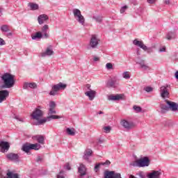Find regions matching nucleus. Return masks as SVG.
Here are the masks:
<instances>
[{
	"label": "nucleus",
	"mask_w": 178,
	"mask_h": 178,
	"mask_svg": "<svg viewBox=\"0 0 178 178\" xmlns=\"http://www.w3.org/2000/svg\"><path fill=\"white\" fill-rule=\"evenodd\" d=\"M1 80L3 84L1 86V88H12L15 86V76L5 73L1 76Z\"/></svg>",
	"instance_id": "f257e3e1"
},
{
	"label": "nucleus",
	"mask_w": 178,
	"mask_h": 178,
	"mask_svg": "<svg viewBox=\"0 0 178 178\" xmlns=\"http://www.w3.org/2000/svg\"><path fill=\"white\" fill-rule=\"evenodd\" d=\"M150 161L148 156H144L143 158L134 161L129 165L133 168H145L149 166Z\"/></svg>",
	"instance_id": "f03ea898"
},
{
	"label": "nucleus",
	"mask_w": 178,
	"mask_h": 178,
	"mask_svg": "<svg viewBox=\"0 0 178 178\" xmlns=\"http://www.w3.org/2000/svg\"><path fill=\"white\" fill-rule=\"evenodd\" d=\"M56 119H62V116L51 114L49 115L48 117L42 118V120H39L38 122L35 123V124L36 126H41V124H45L47 122H51V120H55Z\"/></svg>",
	"instance_id": "7ed1b4c3"
},
{
	"label": "nucleus",
	"mask_w": 178,
	"mask_h": 178,
	"mask_svg": "<svg viewBox=\"0 0 178 178\" xmlns=\"http://www.w3.org/2000/svg\"><path fill=\"white\" fill-rule=\"evenodd\" d=\"M169 88H170V85H163L160 88L159 92L161 98L163 99L166 100V98H169L170 97V94L169 93Z\"/></svg>",
	"instance_id": "20e7f679"
},
{
	"label": "nucleus",
	"mask_w": 178,
	"mask_h": 178,
	"mask_svg": "<svg viewBox=\"0 0 178 178\" xmlns=\"http://www.w3.org/2000/svg\"><path fill=\"white\" fill-rule=\"evenodd\" d=\"M66 87H67V85L60 82L59 83L51 87V90L49 92V95L55 96L58 94V91H59V90H65Z\"/></svg>",
	"instance_id": "39448f33"
},
{
	"label": "nucleus",
	"mask_w": 178,
	"mask_h": 178,
	"mask_svg": "<svg viewBox=\"0 0 178 178\" xmlns=\"http://www.w3.org/2000/svg\"><path fill=\"white\" fill-rule=\"evenodd\" d=\"M72 13L77 22H79V23H80V24L82 26H84L86 19H84V17L81 15V11L77 8H75L72 10Z\"/></svg>",
	"instance_id": "423d86ee"
},
{
	"label": "nucleus",
	"mask_w": 178,
	"mask_h": 178,
	"mask_svg": "<svg viewBox=\"0 0 178 178\" xmlns=\"http://www.w3.org/2000/svg\"><path fill=\"white\" fill-rule=\"evenodd\" d=\"M32 119L34 120H37V123L40 122V120H42L41 118L44 116V111H41L40 108H36L32 114L31 115Z\"/></svg>",
	"instance_id": "0eeeda50"
},
{
	"label": "nucleus",
	"mask_w": 178,
	"mask_h": 178,
	"mask_svg": "<svg viewBox=\"0 0 178 178\" xmlns=\"http://www.w3.org/2000/svg\"><path fill=\"white\" fill-rule=\"evenodd\" d=\"M133 44L134 45H136V47H139V48H141L142 49H143V51H147V54H151V52L153 51L152 49L144 44V42H143V41H140L137 39H135L133 41Z\"/></svg>",
	"instance_id": "6e6552de"
},
{
	"label": "nucleus",
	"mask_w": 178,
	"mask_h": 178,
	"mask_svg": "<svg viewBox=\"0 0 178 178\" xmlns=\"http://www.w3.org/2000/svg\"><path fill=\"white\" fill-rule=\"evenodd\" d=\"M104 178H122L120 173L115 171L105 170L104 172Z\"/></svg>",
	"instance_id": "1a4fd4ad"
},
{
	"label": "nucleus",
	"mask_w": 178,
	"mask_h": 178,
	"mask_svg": "<svg viewBox=\"0 0 178 178\" xmlns=\"http://www.w3.org/2000/svg\"><path fill=\"white\" fill-rule=\"evenodd\" d=\"M99 44V39L95 35H92L90 42H89V47L92 48V49H95V48L98 47V45Z\"/></svg>",
	"instance_id": "9d476101"
},
{
	"label": "nucleus",
	"mask_w": 178,
	"mask_h": 178,
	"mask_svg": "<svg viewBox=\"0 0 178 178\" xmlns=\"http://www.w3.org/2000/svg\"><path fill=\"white\" fill-rule=\"evenodd\" d=\"M121 126L124 127L126 130H131V129H134L136 124H134V122L131 121H128L126 120H122L121 121Z\"/></svg>",
	"instance_id": "9b49d317"
},
{
	"label": "nucleus",
	"mask_w": 178,
	"mask_h": 178,
	"mask_svg": "<svg viewBox=\"0 0 178 178\" xmlns=\"http://www.w3.org/2000/svg\"><path fill=\"white\" fill-rule=\"evenodd\" d=\"M165 102L167 104L168 106H169L170 111H172V112L178 111V104L174 102H170L168 99H165Z\"/></svg>",
	"instance_id": "f8f14e48"
},
{
	"label": "nucleus",
	"mask_w": 178,
	"mask_h": 178,
	"mask_svg": "<svg viewBox=\"0 0 178 178\" xmlns=\"http://www.w3.org/2000/svg\"><path fill=\"white\" fill-rule=\"evenodd\" d=\"M10 148V145L8 142L1 141L0 142V151L1 152H8Z\"/></svg>",
	"instance_id": "ddd939ff"
},
{
	"label": "nucleus",
	"mask_w": 178,
	"mask_h": 178,
	"mask_svg": "<svg viewBox=\"0 0 178 178\" xmlns=\"http://www.w3.org/2000/svg\"><path fill=\"white\" fill-rule=\"evenodd\" d=\"M49 107L48 115H56V103L54 101L50 102Z\"/></svg>",
	"instance_id": "4468645a"
},
{
	"label": "nucleus",
	"mask_w": 178,
	"mask_h": 178,
	"mask_svg": "<svg viewBox=\"0 0 178 178\" xmlns=\"http://www.w3.org/2000/svg\"><path fill=\"white\" fill-rule=\"evenodd\" d=\"M8 97H9V91L6 90H0V104H2L3 101H6Z\"/></svg>",
	"instance_id": "2eb2a0df"
},
{
	"label": "nucleus",
	"mask_w": 178,
	"mask_h": 178,
	"mask_svg": "<svg viewBox=\"0 0 178 178\" xmlns=\"http://www.w3.org/2000/svg\"><path fill=\"white\" fill-rule=\"evenodd\" d=\"M161 170H153L152 172H149L147 175V178H161Z\"/></svg>",
	"instance_id": "dca6fc26"
},
{
	"label": "nucleus",
	"mask_w": 178,
	"mask_h": 178,
	"mask_svg": "<svg viewBox=\"0 0 178 178\" xmlns=\"http://www.w3.org/2000/svg\"><path fill=\"white\" fill-rule=\"evenodd\" d=\"M6 158L9 161H13V162H19V154L15 153H9L6 155Z\"/></svg>",
	"instance_id": "f3484780"
},
{
	"label": "nucleus",
	"mask_w": 178,
	"mask_h": 178,
	"mask_svg": "<svg viewBox=\"0 0 178 178\" xmlns=\"http://www.w3.org/2000/svg\"><path fill=\"white\" fill-rule=\"evenodd\" d=\"M48 30H49V26L45 24L41 29V33L43 35V38H49V35L48 34Z\"/></svg>",
	"instance_id": "a211bd4d"
},
{
	"label": "nucleus",
	"mask_w": 178,
	"mask_h": 178,
	"mask_svg": "<svg viewBox=\"0 0 178 178\" xmlns=\"http://www.w3.org/2000/svg\"><path fill=\"white\" fill-rule=\"evenodd\" d=\"M49 17H48V15L43 14L38 16V22L39 24H44V23H45V22H47V20H49Z\"/></svg>",
	"instance_id": "6ab92c4d"
},
{
	"label": "nucleus",
	"mask_w": 178,
	"mask_h": 178,
	"mask_svg": "<svg viewBox=\"0 0 178 178\" xmlns=\"http://www.w3.org/2000/svg\"><path fill=\"white\" fill-rule=\"evenodd\" d=\"M85 95L88 97L90 101H92L94 98H95V95H97V92L95 90H90L85 92Z\"/></svg>",
	"instance_id": "aec40b11"
},
{
	"label": "nucleus",
	"mask_w": 178,
	"mask_h": 178,
	"mask_svg": "<svg viewBox=\"0 0 178 178\" xmlns=\"http://www.w3.org/2000/svg\"><path fill=\"white\" fill-rule=\"evenodd\" d=\"M92 156V149H86L84 152V155L83 156L85 161H90V157Z\"/></svg>",
	"instance_id": "412c9836"
},
{
	"label": "nucleus",
	"mask_w": 178,
	"mask_h": 178,
	"mask_svg": "<svg viewBox=\"0 0 178 178\" xmlns=\"http://www.w3.org/2000/svg\"><path fill=\"white\" fill-rule=\"evenodd\" d=\"M136 64L139 65L140 67V69H143V70H148V69H149V66L145 64V60H144L140 59L138 61H136Z\"/></svg>",
	"instance_id": "4be33fe9"
},
{
	"label": "nucleus",
	"mask_w": 178,
	"mask_h": 178,
	"mask_svg": "<svg viewBox=\"0 0 178 178\" xmlns=\"http://www.w3.org/2000/svg\"><path fill=\"white\" fill-rule=\"evenodd\" d=\"M78 172L80 176H86L87 172V168H86V165L84 164H80V166L78 168Z\"/></svg>",
	"instance_id": "5701e85b"
},
{
	"label": "nucleus",
	"mask_w": 178,
	"mask_h": 178,
	"mask_svg": "<svg viewBox=\"0 0 178 178\" xmlns=\"http://www.w3.org/2000/svg\"><path fill=\"white\" fill-rule=\"evenodd\" d=\"M51 55H54V50L47 48L44 52H42L40 54V56L42 58H45V56H51Z\"/></svg>",
	"instance_id": "b1692460"
},
{
	"label": "nucleus",
	"mask_w": 178,
	"mask_h": 178,
	"mask_svg": "<svg viewBox=\"0 0 178 178\" xmlns=\"http://www.w3.org/2000/svg\"><path fill=\"white\" fill-rule=\"evenodd\" d=\"M37 84L35 83H27L25 82L23 86L24 90H27V88H36Z\"/></svg>",
	"instance_id": "393cba45"
},
{
	"label": "nucleus",
	"mask_w": 178,
	"mask_h": 178,
	"mask_svg": "<svg viewBox=\"0 0 178 178\" xmlns=\"http://www.w3.org/2000/svg\"><path fill=\"white\" fill-rule=\"evenodd\" d=\"M115 84H116V79L111 78L108 80L106 83V86L108 87V88H111L115 87Z\"/></svg>",
	"instance_id": "a878e982"
},
{
	"label": "nucleus",
	"mask_w": 178,
	"mask_h": 178,
	"mask_svg": "<svg viewBox=\"0 0 178 178\" xmlns=\"http://www.w3.org/2000/svg\"><path fill=\"white\" fill-rule=\"evenodd\" d=\"M122 95H111L108 97V101H119L120 99H122Z\"/></svg>",
	"instance_id": "bb28decb"
},
{
	"label": "nucleus",
	"mask_w": 178,
	"mask_h": 178,
	"mask_svg": "<svg viewBox=\"0 0 178 178\" xmlns=\"http://www.w3.org/2000/svg\"><path fill=\"white\" fill-rule=\"evenodd\" d=\"M176 38V31H170L166 35V39L170 41V40H174Z\"/></svg>",
	"instance_id": "cd10ccee"
},
{
	"label": "nucleus",
	"mask_w": 178,
	"mask_h": 178,
	"mask_svg": "<svg viewBox=\"0 0 178 178\" xmlns=\"http://www.w3.org/2000/svg\"><path fill=\"white\" fill-rule=\"evenodd\" d=\"M33 140H36L39 144H44V138L43 136L37 135L33 137Z\"/></svg>",
	"instance_id": "c85d7f7f"
},
{
	"label": "nucleus",
	"mask_w": 178,
	"mask_h": 178,
	"mask_svg": "<svg viewBox=\"0 0 178 178\" xmlns=\"http://www.w3.org/2000/svg\"><path fill=\"white\" fill-rule=\"evenodd\" d=\"M44 38L41 32H37L35 35H31L32 40H40V38Z\"/></svg>",
	"instance_id": "c756f323"
},
{
	"label": "nucleus",
	"mask_w": 178,
	"mask_h": 178,
	"mask_svg": "<svg viewBox=\"0 0 178 178\" xmlns=\"http://www.w3.org/2000/svg\"><path fill=\"white\" fill-rule=\"evenodd\" d=\"M31 149V147L29 143H26V144L23 145L22 151H24V152H26V153L29 152Z\"/></svg>",
	"instance_id": "7c9ffc66"
},
{
	"label": "nucleus",
	"mask_w": 178,
	"mask_h": 178,
	"mask_svg": "<svg viewBox=\"0 0 178 178\" xmlns=\"http://www.w3.org/2000/svg\"><path fill=\"white\" fill-rule=\"evenodd\" d=\"M103 19H104V17L102 15H94L92 17V19L95 20V22H97V23H102Z\"/></svg>",
	"instance_id": "2f4dec72"
},
{
	"label": "nucleus",
	"mask_w": 178,
	"mask_h": 178,
	"mask_svg": "<svg viewBox=\"0 0 178 178\" xmlns=\"http://www.w3.org/2000/svg\"><path fill=\"white\" fill-rule=\"evenodd\" d=\"M66 133H67V134H68V136H75L76 135V131L74 130V128H72V129L67 128Z\"/></svg>",
	"instance_id": "473e14b6"
},
{
	"label": "nucleus",
	"mask_w": 178,
	"mask_h": 178,
	"mask_svg": "<svg viewBox=\"0 0 178 178\" xmlns=\"http://www.w3.org/2000/svg\"><path fill=\"white\" fill-rule=\"evenodd\" d=\"M160 108L161 109V113H165V112H168L170 111L169 106H166L165 104H161Z\"/></svg>",
	"instance_id": "72a5a7b5"
},
{
	"label": "nucleus",
	"mask_w": 178,
	"mask_h": 178,
	"mask_svg": "<svg viewBox=\"0 0 178 178\" xmlns=\"http://www.w3.org/2000/svg\"><path fill=\"white\" fill-rule=\"evenodd\" d=\"M30 146H31V149H35V151H38V149L41 148V145L38 143L30 144Z\"/></svg>",
	"instance_id": "f704fd0d"
},
{
	"label": "nucleus",
	"mask_w": 178,
	"mask_h": 178,
	"mask_svg": "<svg viewBox=\"0 0 178 178\" xmlns=\"http://www.w3.org/2000/svg\"><path fill=\"white\" fill-rule=\"evenodd\" d=\"M0 29L3 33H8V31H10L9 26L6 24L2 25Z\"/></svg>",
	"instance_id": "c9c22d12"
},
{
	"label": "nucleus",
	"mask_w": 178,
	"mask_h": 178,
	"mask_svg": "<svg viewBox=\"0 0 178 178\" xmlns=\"http://www.w3.org/2000/svg\"><path fill=\"white\" fill-rule=\"evenodd\" d=\"M29 6H30L31 10H37V9H38V6L35 3H30Z\"/></svg>",
	"instance_id": "e433bc0d"
},
{
	"label": "nucleus",
	"mask_w": 178,
	"mask_h": 178,
	"mask_svg": "<svg viewBox=\"0 0 178 178\" xmlns=\"http://www.w3.org/2000/svg\"><path fill=\"white\" fill-rule=\"evenodd\" d=\"M133 109L136 113H140L143 111V108L139 106H134Z\"/></svg>",
	"instance_id": "4c0bfd02"
},
{
	"label": "nucleus",
	"mask_w": 178,
	"mask_h": 178,
	"mask_svg": "<svg viewBox=\"0 0 178 178\" xmlns=\"http://www.w3.org/2000/svg\"><path fill=\"white\" fill-rule=\"evenodd\" d=\"M122 76L126 80H129V79H130V74L129 73V72H124L122 74Z\"/></svg>",
	"instance_id": "58836bf2"
},
{
	"label": "nucleus",
	"mask_w": 178,
	"mask_h": 178,
	"mask_svg": "<svg viewBox=\"0 0 178 178\" xmlns=\"http://www.w3.org/2000/svg\"><path fill=\"white\" fill-rule=\"evenodd\" d=\"M111 127L110 126L104 127L103 129L104 130V133H111Z\"/></svg>",
	"instance_id": "ea45409f"
},
{
	"label": "nucleus",
	"mask_w": 178,
	"mask_h": 178,
	"mask_svg": "<svg viewBox=\"0 0 178 178\" xmlns=\"http://www.w3.org/2000/svg\"><path fill=\"white\" fill-rule=\"evenodd\" d=\"M57 178H65V173L63 170L60 171L59 174L57 175Z\"/></svg>",
	"instance_id": "a19ab883"
},
{
	"label": "nucleus",
	"mask_w": 178,
	"mask_h": 178,
	"mask_svg": "<svg viewBox=\"0 0 178 178\" xmlns=\"http://www.w3.org/2000/svg\"><path fill=\"white\" fill-rule=\"evenodd\" d=\"M106 69H108V70H110L111 69H113V65H112V63H108L106 65Z\"/></svg>",
	"instance_id": "79ce46f5"
},
{
	"label": "nucleus",
	"mask_w": 178,
	"mask_h": 178,
	"mask_svg": "<svg viewBox=\"0 0 178 178\" xmlns=\"http://www.w3.org/2000/svg\"><path fill=\"white\" fill-rule=\"evenodd\" d=\"M127 6H124L120 9V13H124L126 12V10L127 9Z\"/></svg>",
	"instance_id": "37998d69"
},
{
	"label": "nucleus",
	"mask_w": 178,
	"mask_h": 178,
	"mask_svg": "<svg viewBox=\"0 0 178 178\" xmlns=\"http://www.w3.org/2000/svg\"><path fill=\"white\" fill-rule=\"evenodd\" d=\"M145 91H146V92H151L152 91V88L147 86L146 88H144Z\"/></svg>",
	"instance_id": "c03bdc74"
},
{
	"label": "nucleus",
	"mask_w": 178,
	"mask_h": 178,
	"mask_svg": "<svg viewBox=\"0 0 178 178\" xmlns=\"http://www.w3.org/2000/svg\"><path fill=\"white\" fill-rule=\"evenodd\" d=\"M138 176L140 178H145V174H144V172L141 171L138 173Z\"/></svg>",
	"instance_id": "a18cd8bd"
},
{
	"label": "nucleus",
	"mask_w": 178,
	"mask_h": 178,
	"mask_svg": "<svg viewBox=\"0 0 178 178\" xmlns=\"http://www.w3.org/2000/svg\"><path fill=\"white\" fill-rule=\"evenodd\" d=\"M65 169H67V170H70L72 168H70V164H69V163H67L65 164Z\"/></svg>",
	"instance_id": "49530a36"
},
{
	"label": "nucleus",
	"mask_w": 178,
	"mask_h": 178,
	"mask_svg": "<svg viewBox=\"0 0 178 178\" xmlns=\"http://www.w3.org/2000/svg\"><path fill=\"white\" fill-rule=\"evenodd\" d=\"M166 51V47H161L159 49V52H165Z\"/></svg>",
	"instance_id": "de8ad7c7"
},
{
	"label": "nucleus",
	"mask_w": 178,
	"mask_h": 178,
	"mask_svg": "<svg viewBox=\"0 0 178 178\" xmlns=\"http://www.w3.org/2000/svg\"><path fill=\"white\" fill-rule=\"evenodd\" d=\"M99 166L100 165L99 164H96L95 166V172H98L99 169Z\"/></svg>",
	"instance_id": "09e8293b"
},
{
	"label": "nucleus",
	"mask_w": 178,
	"mask_h": 178,
	"mask_svg": "<svg viewBox=\"0 0 178 178\" xmlns=\"http://www.w3.org/2000/svg\"><path fill=\"white\" fill-rule=\"evenodd\" d=\"M36 162H42V158H41V156H38L37 159H36Z\"/></svg>",
	"instance_id": "8fccbe9b"
},
{
	"label": "nucleus",
	"mask_w": 178,
	"mask_h": 178,
	"mask_svg": "<svg viewBox=\"0 0 178 178\" xmlns=\"http://www.w3.org/2000/svg\"><path fill=\"white\" fill-rule=\"evenodd\" d=\"M0 45H5V40L2 38H0Z\"/></svg>",
	"instance_id": "3c124183"
},
{
	"label": "nucleus",
	"mask_w": 178,
	"mask_h": 178,
	"mask_svg": "<svg viewBox=\"0 0 178 178\" xmlns=\"http://www.w3.org/2000/svg\"><path fill=\"white\" fill-rule=\"evenodd\" d=\"M164 3H165V5H169V3H170V0H164Z\"/></svg>",
	"instance_id": "603ef678"
},
{
	"label": "nucleus",
	"mask_w": 178,
	"mask_h": 178,
	"mask_svg": "<svg viewBox=\"0 0 178 178\" xmlns=\"http://www.w3.org/2000/svg\"><path fill=\"white\" fill-rule=\"evenodd\" d=\"M93 60L95 62H98V60H99V58L98 57H97V56H95L94 58H93Z\"/></svg>",
	"instance_id": "864d4df0"
},
{
	"label": "nucleus",
	"mask_w": 178,
	"mask_h": 178,
	"mask_svg": "<svg viewBox=\"0 0 178 178\" xmlns=\"http://www.w3.org/2000/svg\"><path fill=\"white\" fill-rule=\"evenodd\" d=\"M154 2H155V0H147V3H148L152 4V3H154Z\"/></svg>",
	"instance_id": "5fc2aeb1"
},
{
	"label": "nucleus",
	"mask_w": 178,
	"mask_h": 178,
	"mask_svg": "<svg viewBox=\"0 0 178 178\" xmlns=\"http://www.w3.org/2000/svg\"><path fill=\"white\" fill-rule=\"evenodd\" d=\"M86 88H87L88 90H89V91H90V90H91V89H90V88H91V85H90V84L86 85Z\"/></svg>",
	"instance_id": "6e6d98bb"
},
{
	"label": "nucleus",
	"mask_w": 178,
	"mask_h": 178,
	"mask_svg": "<svg viewBox=\"0 0 178 178\" xmlns=\"http://www.w3.org/2000/svg\"><path fill=\"white\" fill-rule=\"evenodd\" d=\"M104 165H111V161H106L104 163Z\"/></svg>",
	"instance_id": "4d7b16f0"
},
{
	"label": "nucleus",
	"mask_w": 178,
	"mask_h": 178,
	"mask_svg": "<svg viewBox=\"0 0 178 178\" xmlns=\"http://www.w3.org/2000/svg\"><path fill=\"white\" fill-rule=\"evenodd\" d=\"M129 178H136V177L133 175H129Z\"/></svg>",
	"instance_id": "13d9d810"
},
{
	"label": "nucleus",
	"mask_w": 178,
	"mask_h": 178,
	"mask_svg": "<svg viewBox=\"0 0 178 178\" xmlns=\"http://www.w3.org/2000/svg\"><path fill=\"white\" fill-rule=\"evenodd\" d=\"M7 35H8V37L12 36V35H13V33H7Z\"/></svg>",
	"instance_id": "bf43d9fd"
},
{
	"label": "nucleus",
	"mask_w": 178,
	"mask_h": 178,
	"mask_svg": "<svg viewBox=\"0 0 178 178\" xmlns=\"http://www.w3.org/2000/svg\"><path fill=\"white\" fill-rule=\"evenodd\" d=\"M102 114H104V112H102V111H99V112L98 113V115H102Z\"/></svg>",
	"instance_id": "052dcab7"
},
{
	"label": "nucleus",
	"mask_w": 178,
	"mask_h": 178,
	"mask_svg": "<svg viewBox=\"0 0 178 178\" xmlns=\"http://www.w3.org/2000/svg\"><path fill=\"white\" fill-rule=\"evenodd\" d=\"M18 120H19V122H23V119L22 118H19Z\"/></svg>",
	"instance_id": "680f3d73"
},
{
	"label": "nucleus",
	"mask_w": 178,
	"mask_h": 178,
	"mask_svg": "<svg viewBox=\"0 0 178 178\" xmlns=\"http://www.w3.org/2000/svg\"><path fill=\"white\" fill-rule=\"evenodd\" d=\"M99 143H102V140H99Z\"/></svg>",
	"instance_id": "e2e57ef3"
}]
</instances>
